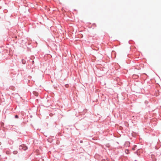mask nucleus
I'll use <instances>...</instances> for the list:
<instances>
[{
  "mask_svg": "<svg viewBox=\"0 0 161 161\" xmlns=\"http://www.w3.org/2000/svg\"><path fill=\"white\" fill-rule=\"evenodd\" d=\"M23 146H22V145L20 146L19 147V149L20 150H23Z\"/></svg>",
  "mask_w": 161,
  "mask_h": 161,
  "instance_id": "7ed1b4c3",
  "label": "nucleus"
},
{
  "mask_svg": "<svg viewBox=\"0 0 161 161\" xmlns=\"http://www.w3.org/2000/svg\"><path fill=\"white\" fill-rule=\"evenodd\" d=\"M22 146H23V150H26L27 149V147L25 145L23 144L22 145Z\"/></svg>",
  "mask_w": 161,
  "mask_h": 161,
  "instance_id": "f257e3e1",
  "label": "nucleus"
},
{
  "mask_svg": "<svg viewBox=\"0 0 161 161\" xmlns=\"http://www.w3.org/2000/svg\"><path fill=\"white\" fill-rule=\"evenodd\" d=\"M22 63L23 64H25V61H24V60H22Z\"/></svg>",
  "mask_w": 161,
  "mask_h": 161,
  "instance_id": "39448f33",
  "label": "nucleus"
},
{
  "mask_svg": "<svg viewBox=\"0 0 161 161\" xmlns=\"http://www.w3.org/2000/svg\"><path fill=\"white\" fill-rule=\"evenodd\" d=\"M15 117L16 118H18V116L17 115H15Z\"/></svg>",
  "mask_w": 161,
  "mask_h": 161,
  "instance_id": "20e7f679",
  "label": "nucleus"
},
{
  "mask_svg": "<svg viewBox=\"0 0 161 161\" xmlns=\"http://www.w3.org/2000/svg\"><path fill=\"white\" fill-rule=\"evenodd\" d=\"M130 142H125V146H130Z\"/></svg>",
  "mask_w": 161,
  "mask_h": 161,
  "instance_id": "f03ea898",
  "label": "nucleus"
}]
</instances>
